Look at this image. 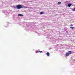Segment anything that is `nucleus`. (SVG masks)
Instances as JSON below:
<instances>
[{"mask_svg":"<svg viewBox=\"0 0 75 75\" xmlns=\"http://www.w3.org/2000/svg\"><path fill=\"white\" fill-rule=\"evenodd\" d=\"M72 11H75V8H74L73 9H72Z\"/></svg>","mask_w":75,"mask_h":75,"instance_id":"obj_9","label":"nucleus"},{"mask_svg":"<svg viewBox=\"0 0 75 75\" xmlns=\"http://www.w3.org/2000/svg\"><path fill=\"white\" fill-rule=\"evenodd\" d=\"M71 26H73V25H72V24H71Z\"/></svg>","mask_w":75,"mask_h":75,"instance_id":"obj_12","label":"nucleus"},{"mask_svg":"<svg viewBox=\"0 0 75 75\" xmlns=\"http://www.w3.org/2000/svg\"><path fill=\"white\" fill-rule=\"evenodd\" d=\"M38 52H40V53H41V52H42V51H39Z\"/></svg>","mask_w":75,"mask_h":75,"instance_id":"obj_11","label":"nucleus"},{"mask_svg":"<svg viewBox=\"0 0 75 75\" xmlns=\"http://www.w3.org/2000/svg\"><path fill=\"white\" fill-rule=\"evenodd\" d=\"M72 54V52H71V51H69L68 52L66 53V55L67 57H68V56H69L70 54Z\"/></svg>","mask_w":75,"mask_h":75,"instance_id":"obj_1","label":"nucleus"},{"mask_svg":"<svg viewBox=\"0 0 75 75\" xmlns=\"http://www.w3.org/2000/svg\"><path fill=\"white\" fill-rule=\"evenodd\" d=\"M58 4H61V2H59L58 3Z\"/></svg>","mask_w":75,"mask_h":75,"instance_id":"obj_8","label":"nucleus"},{"mask_svg":"<svg viewBox=\"0 0 75 75\" xmlns=\"http://www.w3.org/2000/svg\"><path fill=\"white\" fill-rule=\"evenodd\" d=\"M75 27H70V28H71L72 30H73L74 29V28Z\"/></svg>","mask_w":75,"mask_h":75,"instance_id":"obj_7","label":"nucleus"},{"mask_svg":"<svg viewBox=\"0 0 75 75\" xmlns=\"http://www.w3.org/2000/svg\"><path fill=\"white\" fill-rule=\"evenodd\" d=\"M46 55L48 57H49L50 56V53L49 52H47Z\"/></svg>","mask_w":75,"mask_h":75,"instance_id":"obj_5","label":"nucleus"},{"mask_svg":"<svg viewBox=\"0 0 75 75\" xmlns=\"http://www.w3.org/2000/svg\"><path fill=\"white\" fill-rule=\"evenodd\" d=\"M40 14H43V12H41L40 13Z\"/></svg>","mask_w":75,"mask_h":75,"instance_id":"obj_10","label":"nucleus"},{"mask_svg":"<svg viewBox=\"0 0 75 75\" xmlns=\"http://www.w3.org/2000/svg\"><path fill=\"white\" fill-rule=\"evenodd\" d=\"M16 7L18 9H20V8H22V6L20 5H18L16 6Z\"/></svg>","mask_w":75,"mask_h":75,"instance_id":"obj_2","label":"nucleus"},{"mask_svg":"<svg viewBox=\"0 0 75 75\" xmlns=\"http://www.w3.org/2000/svg\"><path fill=\"white\" fill-rule=\"evenodd\" d=\"M38 51H37L36 52V53H38Z\"/></svg>","mask_w":75,"mask_h":75,"instance_id":"obj_13","label":"nucleus"},{"mask_svg":"<svg viewBox=\"0 0 75 75\" xmlns=\"http://www.w3.org/2000/svg\"><path fill=\"white\" fill-rule=\"evenodd\" d=\"M22 8H29V7L22 6Z\"/></svg>","mask_w":75,"mask_h":75,"instance_id":"obj_3","label":"nucleus"},{"mask_svg":"<svg viewBox=\"0 0 75 75\" xmlns=\"http://www.w3.org/2000/svg\"><path fill=\"white\" fill-rule=\"evenodd\" d=\"M71 6H72V4H68V7H71Z\"/></svg>","mask_w":75,"mask_h":75,"instance_id":"obj_4","label":"nucleus"},{"mask_svg":"<svg viewBox=\"0 0 75 75\" xmlns=\"http://www.w3.org/2000/svg\"><path fill=\"white\" fill-rule=\"evenodd\" d=\"M18 16H23V15H22V14H19L18 15Z\"/></svg>","mask_w":75,"mask_h":75,"instance_id":"obj_6","label":"nucleus"}]
</instances>
